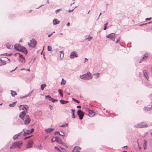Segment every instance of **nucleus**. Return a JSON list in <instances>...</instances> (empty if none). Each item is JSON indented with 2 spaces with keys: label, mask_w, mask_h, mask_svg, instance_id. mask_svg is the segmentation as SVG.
Listing matches in <instances>:
<instances>
[{
  "label": "nucleus",
  "mask_w": 152,
  "mask_h": 152,
  "mask_svg": "<svg viewBox=\"0 0 152 152\" xmlns=\"http://www.w3.org/2000/svg\"><path fill=\"white\" fill-rule=\"evenodd\" d=\"M19 116L24 121V124L25 125H27L30 123L31 119L29 116L28 115H26L24 111L22 112L19 115Z\"/></svg>",
  "instance_id": "nucleus-1"
},
{
  "label": "nucleus",
  "mask_w": 152,
  "mask_h": 152,
  "mask_svg": "<svg viewBox=\"0 0 152 152\" xmlns=\"http://www.w3.org/2000/svg\"><path fill=\"white\" fill-rule=\"evenodd\" d=\"M80 78L84 80H88L92 79V76L91 75V73L90 72H88L87 73L80 76Z\"/></svg>",
  "instance_id": "nucleus-2"
},
{
  "label": "nucleus",
  "mask_w": 152,
  "mask_h": 152,
  "mask_svg": "<svg viewBox=\"0 0 152 152\" xmlns=\"http://www.w3.org/2000/svg\"><path fill=\"white\" fill-rule=\"evenodd\" d=\"M23 144V143L21 141H18L14 142L13 143V146H14L15 148H20Z\"/></svg>",
  "instance_id": "nucleus-3"
},
{
  "label": "nucleus",
  "mask_w": 152,
  "mask_h": 152,
  "mask_svg": "<svg viewBox=\"0 0 152 152\" xmlns=\"http://www.w3.org/2000/svg\"><path fill=\"white\" fill-rule=\"evenodd\" d=\"M147 125L145 123L142 122L134 126V127L140 128L146 127H147Z\"/></svg>",
  "instance_id": "nucleus-4"
},
{
  "label": "nucleus",
  "mask_w": 152,
  "mask_h": 152,
  "mask_svg": "<svg viewBox=\"0 0 152 152\" xmlns=\"http://www.w3.org/2000/svg\"><path fill=\"white\" fill-rule=\"evenodd\" d=\"M17 54H19V61L20 62L23 64H24L26 63V61L25 58L23 56L19 53H18Z\"/></svg>",
  "instance_id": "nucleus-5"
},
{
  "label": "nucleus",
  "mask_w": 152,
  "mask_h": 152,
  "mask_svg": "<svg viewBox=\"0 0 152 152\" xmlns=\"http://www.w3.org/2000/svg\"><path fill=\"white\" fill-rule=\"evenodd\" d=\"M115 33H112L106 36V37L112 40L113 41H115Z\"/></svg>",
  "instance_id": "nucleus-6"
},
{
  "label": "nucleus",
  "mask_w": 152,
  "mask_h": 152,
  "mask_svg": "<svg viewBox=\"0 0 152 152\" xmlns=\"http://www.w3.org/2000/svg\"><path fill=\"white\" fill-rule=\"evenodd\" d=\"M37 44V42L35 41V39H32L30 40V44L28 43V45L30 47H35L36 45Z\"/></svg>",
  "instance_id": "nucleus-7"
},
{
  "label": "nucleus",
  "mask_w": 152,
  "mask_h": 152,
  "mask_svg": "<svg viewBox=\"0 0 152 152\" xmlns=\"http://www.w3.org/2000/svg\"><path fill=\"white\" fill-rule=\"evenodd\" d=\"M77 113L79 117V119L80 120L82 119L84 115V113L80 110H79L77 111Z\"/></svg>",
  "instance_id": "nucleus-8"
},
{
  "label": "nucleus",
  "mask_w": 152,
  "mask_h": 152,
  "mask_svg": "<svg viewBox=\"0 0 152 152\" xmlns=\"http://www.w3.org/2000/svg\"><path fill=\"white\" fill-rule=\"evenodd\" d=\"M46 99H48L50 101H51L53 102H57L58 100L52 98L49 95H48L45 96Z\"/></svg>",
  "instance_id": "nucleus-9"
},
{
  "label": "nucleus",
  "mask_w": 152,
  "mask_h": 152,
  "mask_svg": "<svg viewBox=\"0 0 152 152\" xmlns=\"http://www.w3.org/2000/svg\"><path fill=\"white\" fill-rule=\"evenodd\" d=\"M78 56V55L77 52L75 51H73L71 53L70 56V57L71 58H74L75 57H77Z\"/></svg>",
  "instance_id": "nucleus-10"
},
{
  "label": "nucleus",
  "mask_w": 152,
  "mask_h": 152,
  "mask_svg": "<svg viewBox=\"0 0 152 152\" xmlns=\"http://www.w3.org/2000/svg\"><path fill=\"white\" fill-rule=\"evenodd\" d=\"M86 111L88 112V115L90 117H93L95 114V113L93 112L91 110H90L88 108H87L86 110Z\"/></svg>",
  "instance_id": "nucleus-11"
},
{
  "label": "nucleus",
  "mask_w": 152,
  "mask_h": 152,
  "mask_svg": "<svg viewBox=\"0 0 152 152\" xmlns=\"http://www.w3.org/2000/svg\"><path fill=\"white\" fill-rule=\"evenodd\" d=\"M23 136H26L29 134L31 133V132H30V130H28L26 129H24L23 130Z\"/></svg>",
  "instance_id": "nucleus-12"
},
{
  "label": "nucleus",
  "mask_w": 152,
  "mask_h": 152,
  "mask_svg": "<svg viewBox=\"0 0 152 152\" xmlns=\"http://www.w3.org/2000/svg\"><path fill=\"white\" fill-rule=\"evenodd\" d=\"M143 76L148 81V75L149 73L146 70H144L143 71Z\"/></svg>",
  "instance_id": "nucleus-13"
},
{
  "label": "nucleus",
  "mask_w": 152,
  "mask_h": 152,
  "mask_svg": "<svg viewBox=\"0 0 152 152\" xmlns=\"http://www.w3.org/2000/svg\"><path fill=\"white\" fill-rule=\"evenodd\" d=\"M19 51L22 52L26 54H27L28 52L26 49L23 47H22Z\"/></svg>",
  "instance_id": "nucleus-14"
},
{
  "label": "nucleus",
  "mask_w": 152,
  "mask_h": 152,
  "mask_svg": "<svg viewBox=\"0 0 152 152\" xmlns=\"http://www.w3.org/2000/svg\"><path fill=\"white\" fill-rule=\"evenodd\" d=\"M80 148L78 147H75L72 150V152H79L80 151Z\"/></svg>",
  "instance_id": "nucleus-15"
},
{
  "label": "nucleus",
  "mask_w": 152,
  "mask_h": 152,
  "mask_svg": "<svg viewBox=\"0 0 152 152\" xmlns=\"http://www.w3.org/2000/svg\"><path fill=\"white\" fill-rule=\"evenodd\" d=\"M148 54L147 53H145L144 56L142 58L141 60H140L139 61V63H141L142 62V60H145L146 58H147L148 57Z\"/></svg>",
  "instance_id": "nucleus-16"
},
{
  "label": "nucleus",
  "mask_w": 152,
  "mask_h": 152,
  "mask_svg": "<svg viewBox=\"0 0 152 152\" xmlns=\"http://www.w3.org/2000/svg\"><path fill=\"white\" fill-rule=\"evenodd\" d=\"M21 45H18V44H16L14 46V48L15 50H16L18 51L20 50V48H21Z\"/></svg>",
  "instance_id": "nucleus-17"
},
{
  "label": "nucleus",
  "mask_w": 152,
  "mask_h": 152,
  "mask_svg": "<svg viewBox=\"0 0 152 152\" xmlns=\"http://www.w3.org/2000/svg\"><path fill=\"white\" fill-rule=\"evenodd\" d=\"M6 64V61L3 60L0 58V66Z\"/></svg>",
  "instance_id": "nucleus-18"
},
{
  "label": "nucleus",
  "mask_w": 152,
  "mask_h": 152,
  "mask_svg": "<svg viewBox=\"0 0 152 152\" xmlns=\"http://www.w3.org/2000/svg\"><path fill=\"white\" fill-rule=\"evenodd\" d=\"M60 21L58 20L57 19H55L53 20V25H55L59 23Z\"/></svg>",
  "instance_id": "nucleus-19"
},
{
  "label": "nucleus",
  "mask_w": 152,
  "mask_h": 152,
  "mask_svg": "<svg viewBox=\"0 0 152 152\" xmlns=\"http://www.w3.org/2000/svg\"><path fill=\"white\" fill-rule=\"evenodd\" d=\"M33 142L32 141L28 142L27 145V148H31L32 146V145L33 144Z\"/></svg>",
  "instance_id": "nucleus-20"
},
{
  "label": "nucleus",
  "mask_w": 152,
  "mask_h": 152,
  "mask_svg": "<svg viewBox=\"0 0 152 152\" xmlns=\"http://www.w3.org/2000/svg\"><path fill=\"white\" fill-rule=\"evenodd\" d=\"M54 129H52V128H48L47 129L45 130V131L47 132V133H48L51 132Z\"/></svg>",
  "instance_id": "nucleus-21"
},
{
  "label": "nucleus",
  "mask_w": 152,
  "mask_h": 152,
  "mask_svg": "<svg viewBox=\"0 0 152 152\" xmlns=\"http://www.w3.org/2000/svg\"><path fill=\"white\" fill-rule=\"evenodd\" d=\"M10 91L11 94L12 96H14L15 95H17V94L15 91H13L12 90H11Z\"/></svg>",
  "instance_id": "nucleus-22"
},
{
  "label": "nucleus",
  "mask_w": 152,
  "mask_h": 152,
  "mask_svg": "<svg viewBox=\"0 0 152 152\" xmlns=\"http://www.w3.org/2000/svg\"><path fill=\"white\" fill-rule=\"evenodd\" d=\"M60 103L62 104H64L69 102V101H64L63 99H61L60 101Z\"/></svg>",
  "instance_id": "nucleus-23"
},
{
  "label": "nucleus",
  "mask_w": 152,
  "mask_h": 152,
  "mask_svg": "<svg viewBox=\"0 0 152 152\" xmlns=\"http://www.w3.org/2000/svg\"><path fill=\"white\" fill-rule=\"evenodd\" d=\"M62 133L63 134H60V133L59 132H55L54 133V135H56V134H58L60 136H63V137H64L65 136V135L64 134V132H63Z\"/></svg>",
  "instance_id": "nucleus-24"
},
{
  "label": "nucleus",
  "mask_w": 152,
  "mask_h": 152,
  "mask_svg": "<svg viewBox=\"0 0 152 152\" xmlns=\"http://www.w3.org/2000/svg\"><path fill=\"white\" fill-rule=\"evenodd\" d=\"M144 110L146 112H147L148 111L151 110L150 109V107H144Z\"/></svg>",
  "instance_id": "nucleus-25"
},
{
  "label": "nucleus",
  "mask_w": 152,
  "mask_h": 152,
  "mask_svg": "<svg viewBox=\"0 0 152 152\" xmlns=\"http://www.w3.org/2000/svg\"><path fill=\"white\" fill-rule=\"evenodd\" d=\"M143 146L144 149H146L147 148V142L145 140H144V143L143 144Z\"/></svg>",
  "instance_id": "nucleus-26"
},
{
  "label": "nucleus",
  "mask_w": 152,
  "mask_h": 152,
  "mask_svg": "<svg viewBox=\"0 0 152 152\" xmlns=\"http://www.w3.org/2000/svg\"><path fill=\"white\" fill-rule=\"evenodd\" d=\"M46 86L45 84H42L41 85V88L42 90H43L45 87Z\"/></svg>",
  "instance_id": "nucleus-27"
},
{
  "label": "nucleus",
  "mask_w": 152,
  "mask_h": 152,
  "mask_svg": "<svg viewBox=\"0 0 152 152\" xmlns=\"http://www.w3.org/2000/svg\"><path fill=\"white\" fill-rule=\"evenodd\" d=\"M17 102H14L12 103V104H10L9 105V106L10 107H14L15 105V103H16Z\"/></svg>",
  "instance_id": "nucleus-28"
},
{
  "label": "nucleus",
  "mask_w": 152,
  "mask_h": 152,
  "mask_svg": "<svg viewBox=\"0 0 152 152\" xmlns=\"http://www.w3.org/2000/svg\"><path fill=\"white\" fill-rule=\"evenodd\" d=\"M58 92L59 93V94H60V95L62 97H63V94L62 93V91L60 89H59L58 90Z\"/></svg>",
  "instance_id": "nucleus-29"
},
{
  "label": "nucleus",
  "mask_w": 152,
  "mask_h": 152,
  "mask_svg": "<svg viewBox=\"0 0 152 152\" xmlns=\"http://www.w3.org/2000/svg\"><path fill=\"white\" fill-rule=\"evenodd\" d=\"M57 142L60 144H65V143L60 139H59Z\"/></svg>",
  "instance_id": "nucleus-30"
},
{
  "label": "nucleus",
  "mask_w": 152,
  "mask_h": 152,
  "mask_svg": "<svg viewBox=\"0 0 152 152\" xmlns=\"http://www.w3.org/2000/svg\"><path fill=\"white\" fill-rule=\"evenodd\" d=\"M19 110H24L25 109L24 105H21L19 106Z\"/></svg>",
  "instance_id": "nucleus-31"
},
{
  "label": "nucleus",
  "mask_w": 152,
  "mask_h": 152,
  "mask_svg": "<svg viewBox=\"0 0 152 152\" xmlns=\"http://www.w3.org/2000/svg\"><path fill=\"white\" fill-rule=\"evenodd\" d=\"M100 74L99 73H96L94 74H93V75L96 76V77H95V78L96 79L98 78Z\"/></svg>",
  "instance_id": "nucleus-32"
},
{
  "label": "nucleus",
  "mask_w": 152,
  "mask_h": 152,
  "mask_svg": "<svg viewBox=\"0 0 152 152\" xmlns=\"http://www.w3.org/2000/svg\"><path fill=\"white\" fill-rule=\"evenodd\" d=\"M60 53H61L60 56L61 58V59L64 57V52L62 51H60Z\"/></svg>",
  "instance_id": "nucleus-33"
},
{
  "label": "nucleus",
  "mask_w": 152,
  "mask_h": 152,
  "mask_svg": "<svg viewBox=\"0 0 152 152\" xmlns=\"http://www.w3.org/2000/svg\"><path fill=\"white\" fill-rule=\"evenodd\" d=\"M92 38L93 37H91V36H89L88 37L86 38V40L88 39V41H90L92 39Z\"/></svg>",
  "instance_id": "nucleus-34"
},
{
  "label": "nucleus",
  "mask_w": 152,
  "mask_h": 152,
  "mask_svg": "<svg viewBox=\"0 0 152 152\" xmlns=\"http://www.w3.org/2000/svg\"><path fill=\"white\" fill-rule=\"evenodd\" d=\"M68 126V124L66 123L60 126V127H64L66 126Z\"/></svg>",
  "instance_id": "nucleus-35"
},
{
  "label": "nucleus",
  "mask_w": 152,
  "mask_h": 152,
  "mask_svg": "<svg viewBox=\"0 0 152 152\" xmlns=\"http://www.w3.org/2000/svg\"><path fill=\"white\" fill-rule=\"evenodd\" d=\"M24 106L25 109L26 110V111H27L28 110L29 108L28 106L27 105H24Z\"/></svg>",
  "instance_id": "nucleus-36"
},
{
  "label": "nucleus",
  "mask_w": 152,
  "mask_h": 152,
  "mask_svg": "<svg viewBox=\"0 0 152 152\" xmlns=\"http://www.w3.org/2000/svg\"><path fill=\"white\" fill-rule=\"evenodd\" d=\"M48 51H51L52 50V48L50 46H48Z\"/></svg>",
  "instance_id": "nucleus-37"
},
{
  "label": "nucleus",
  "mask_w": 152,
  "mask_h": 152,
  "mask_svg": "<svg viewBox=\"0 0 152 152\" xmlns=\"http://www.w3.org/2000/svg\"><path fill=\"white\" fill-rule=\"evenodd\" d=\"M72 100H73V101L76 102L77 103H80V101L77 100L74 98H72Z\"/></svg>",
  "instance_id": "nucleus-38"
},
{
  "label": "nucleus",
  "mask_w": 152,
  "mask_h": 152,
  "mask_svg": "<svg viewBox=\"0 0 152 152\" xmlns=\"http://www.w3.org/2000/svg\"><path fill=\"white\" fill-rule=\"evenodd\" d=\"M18 137V136L17 134H15L13 137L14 140L16 139Z\"/></svg>",
  "instance_id": "nucleus-39"
},
{
  "label": "nucleus",
  "mask_w": 152,
  "mask_h": 152,
  "mask_svg": "<svg viewBox=\"0 0 152 152\" xmlns=\"http://www.w3.org/2000/svg\"><path fill=\"white\" fill-rule=\"evenodd\" d=\"M62 9H59L57 10H56L55 12L56 14L58 13L60 10H61Z\"/></svg>",
  "instance_id": "nucleus-40"
},
{
  "label": "nucleus",
  "mask_w": 152,
  "mask_h": 152,
  "mask_svg": "<svg viewBox=\"0 0 152 152\" xmlns=\"http://www.w3.org/2000/svg\"><path fill=\"white\" fill-rule=\"evenodd\" d=\"M61 85H64L65 84V81H64V79H62V81L61 83Z\"/></svg>",
  "instance_id": "nucleus-41"
},
{
  "label": "nucleus",
  "mask_w": 152,
  "mask_h": 152,
  "mask_svg": "<svg viewBox=\"0 0 152 152\" xmlns=\"http://www.w3.org/2000/svg\"><path fill=\"white\" fill-rule=\"evenodd\" d=\"M59 137H56L55 138V139L54 141L57 142V141H58V140H59Z\"/></svg>",
  "instance_id": "nucleus-42"
},
{
  "label": "nucleus",
  "mask_w": 152,
  "mask_h": 152,
  "mask_svg": "<svg viewBox=\"0 0 152 152\" xmlns=\"http://www.w3.org/2000/svg\"><path fill=\"white\" fill-rule=\"evenodd\" d=\"M55 148L56 149V150L58 151H60L61 152V150L58 148V147H55Z\"/></svg>",
  "instance_id": "nucleus-43"
},
{
  "label": "nucleus",
  "mask_w": 152,
  "mask_h": 152,
  "mask_svg": "<svg viewBox=\"0 0 152 152\" xmlns=\"http://www.w3.org/2000/svg\"><path fill=\"white\" fill-rule=\"evenodd\" d=\"M55 148L56 149V150L58 151H60L61 152V150L58 148V147H55Z\"/></svg>",
  "instance_id": "nucleus-44"
},
{
  "label": "nucleus",
  "mask_w": 152,
  "mask_h": 152,
  "mask_svg": "<svg viewBox=\"0 0 152 152\" xmlns=\"http://www.w3.org/2000/svg\"><path fill=\"white\" fill-rule=\"evenodd\" d=\"M11 46L10 45H9V44H7V48H8V49L11 48Z\"/></svg>",
  "instance_id": "nucleus-45"
},
{
  "label": "nucleus",
  "mask_w": 152,
  "mask_h": 152,
  "mask_svg": "<svg viewBox=\"0 0 152 152\" xmlns=\"http://www.w3.org/2000/svg\"><path fill=\"white\" fill-rule=\"evenodd\" d=\"M72 117L73 118H75L74 113L72 114Z\"/></svg>",
  "instance_id": "nucleus-46"
},
{
  "label": "nucleus",
  "mask_w": 152,
  "mask_h": 152,
  "mask_svg": "<svg viewBox=\"0 0 152 152\" xmlns=\"http://www.w3.org/2000/svg\"><path fill=\"white\" fill-rule=\"evenodd\" d=\"M75 8H74V9H72V10H68V12L69 13H70V12H72V11L74 10V9H75Z\"/></svg>",
  "instance_id": "nucleus-47"
},
{
  "label": "nucleus",
  "mask_w": 152,
  "mask_h": 152,
  "mask_svg": "<svg viewBox=\"0 0 152 152\" xmlns=\"http://www.w3.org/2000/svg\"><path fill=\"white\" fill-rule=\"evenodd\" d=\"M31 136H32V135L31 136H29L28 137H26L24 138V140H26L27 139H28L30 138Z\"/></svg>",
  "instance_id": "nucleus-48"
},
{
  "label": "nucleus",
  "mask_w": 152,
  "mask_h": 152,
  "mask_svg": "<svg viewBox=\"0 0 152 152\" xmlns=\"http://www.w3.org/2000/svg\"><path fill=\"white\" fill-rule=\"evenodd\" d=\"M148 134V132H145L144 134L142 136V137H144L145 136H146Z\"/></svg>",
  "instance_id": "nucleus-49"
},
{
  "label": "nucleus",
  "mask_w": 152,
  "mask_h": 152,
  "mask_svg": "<svg viewBox=\"0 0 152 152\" xmlns=\"http://www.w3.org/2000/svg\"><path fill=\"white\" fill-rule=\"evenodd\" d=\"M7 54H8V53H5L3 54H1V55H2V56L3 55V56H8Z\"/></svg>",
  "instance_id": "nucleus-50"
},
{
  "label": "nucleus",
  "mask_w": 152,
  "mask_h": 152,
  "mask_svg": "<svg viewBox=\"0 0 152 152\" xmlns=\"http://www.w3.org/2000/svg\"><path fill=\"white\" fill-rule=\"evenodd\" d=\"M152 19L151 18H146L145 19L146 20H150Z\"/></svg>",
  "instance_id": "nucleus-51"
},
{
  "label": "nucleus",
  "mask_w": 152,
  "mask_h": 152,
  "mask_svg": "<svg viewBox=\"0 0 152 152\" xmlns=\"http://www.w3.org/2000/svg\"><path fill=\"white\" fill-rule=\"evenodd\" d=\"M49 108L50 110H53V107L52 106H51V105H49Z\"/></svg>",
  "instance_id": "nucleus-52"
},
{
  "label": "nucleus",
  "mask_w": 152,
  "mask_h": 152,
  "mask_svg": "<svg viewBox=\"0 0 152 152\" xmlns=\"http://www.w3.org/2000/svg\"><path fill=\"white\" fill-rule=\"evenodd\" d=\"M42 148V146L40 145L39 146H38V148H39V149H41Z\"/></svg>",
  "instance_id": "nucleus-53"
},
{
  "label": "nucleus",
  "mask_w": 152,
  "mask_h": 152,
  "mask_svg": "<svg viewBox=\"0 0 152 152\" xmlns=\"http://www.w3.org/2000/svg\"><path fill=\"white\" fill-rule=\"evenodd\" d=\"M88 60V59L87 58H85V60L84 61V63H86L87 61Z\"/></svg>",
  "instance_id": "nucleus-54"
},
{
  "label": "nucleus",
  "mask_w": 152,
  "mask_h": 152,
  "mask_svg": "<svg viewBox=\"0 0 152 152\" xmlns=\"http://www.w3.org/2000/svg\"><path fill=\"white\" fill-rule=\"evenodd\" d=\"M7 58V62H8V63H9L10 61V59L8 58Z\"/></svg>",
  "instance_id": "nucleus-55"
},
{
  "label": "nucleus",
  "mask_w": 152,
  "mask_h": 152,
  "mask_svg": "<svg viewBox=\"0 0 152 152\" xmlns=\"http://www.w3.org/2000/svg\"><path fill=\"white\" fill-rule=\"evenodd\" d=\"M15 148L14 147V146H13V144H12V146L10 147V149H13V148Z\"/></svg>",
  "instance_id": "nucleus-56"
},
{
  "label": "nucleus",
  "mask_w": 152,
  "mask_h": 152,
  "mask_svg": "<svg viewBox=\"0 0 152 152\" xmlns=\"http://www.w3.org/2000/svg\"><path fill=\"white\" fill-rule=\"evenodd\" d=\"M71 111H72V113L73 114V113H74V112L75 111V110L74 109H72L71 110Z\"/></svg>",
  "instance_id": "nucleus-57"
},
{
  "label": "nucleus",
  "mask_w": 152,
  "mask_h": 152,
  "mask_svg": "<svg viewBox=\"0 0 152 152\" xmlns=\"http://www.w3.org/2000/svg\"><path fill=\"white\" fill-rule=\"evenodd\" d=\"M148 24V23H145L142 24H141V25H140V26H143V25H145L147 24Z\"/></svg>",
  "instance_id": "nucleus-58"
},
{
  "label": "nucleus",
  "mask_w": 152,
  "mask_h": 152,
  "mask_svg": "<svg viewBox=\"0 0 152 152\" xmlns=\"http://www.w3.org/2000/svg\"><path fill=\"white\" fill-rule=\"evenodd\" d=\"M120 38L119 37L118 38V39L116 41V42H115L116 43H117L119 42V41L120 40Z\"/></svg>",
  "instance_id": "nucleus-59"
},
{
  "label": "nucleus",
  "mask_w": 152,
  "mask_h": 152,
  "mask_svg": "<svg viewBox=\"0 0 152 152\" xmlns=\"http://www.w3.org/2000/svg\"><path fill=\"white\" fill-rule=\"evenodd\" d=\"M33 90L31 91L27 95V96H30L31 95V94L33 92Z\"/></svg>",
  "instance_id": "nucleus-60"
},
{
  "label": "nucleus",
  "mask_w": 152,
  "mask_h": 152,
  "mask_svg": "<svg viewBox=\"0 0 152 152\" xmlns=\"http://www.w3.org/2000/svg\"><path fill=\"white\" fill-rule=\"evenodd\" d=\"M17 68H18V67H16L15 69H13V70H12V71H10V72H12L13 71H14Z\"/></svg>",
  "instance_id": "nucleus-61"
},
{
  "label": "nucleus",
  "mask_w": 152,
  "mask_h": 152,
  "mask_svg": "<svg viewBox=\"0 0 152 152\" xmlns=\"http://www.w3.org/2000/svg\"><path fill=\"white\" fill-rule=\"evenodd\" d=\"M22 132H20L19 133H18V134H17L18 137L20 136V134H21Z\"/></svg>",
  "instance_id": "nucleus-62"
},
{
  "label": "nucleus",
  "mask_w": 152,
  "mask_h": 152,
  "mask_svg": "<svg viewBox=\"0 0 152 152\" xmlns=\"http://www.w3.org/2000/svg\"><path fill=\"white\" fill-rule=\"evenodd\" d=\"M77 108H81V106L80 105H78L77 106Z\"/></svg>",
  "instance_id": "nucleus-63"
},
{
  "label": "nucleus",
  "mask_w": 152,
  "mask_h": 152,
  "mask_svg": "<svg viewBox=\"0 0 152 152\" xmlns=\"http://www.w3.org/2000/svg\"><path fill=\"white\" fill-rule=\"evenodd\" d=\"M108 22H107L106 23H105L104 24V26H107V25H108Z\"/></svg>",
  "instance_id": "nucleus-64"
}]
</instances>
